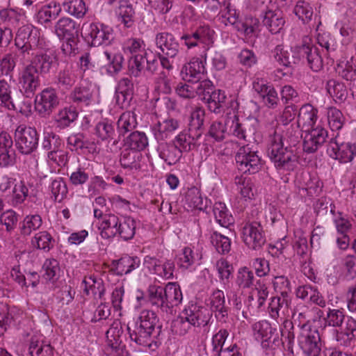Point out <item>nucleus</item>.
Instances as JSON below:
<instances>
[{
	"mask_svg": "<svg viewBox=\"0 0 356 356\" xmlns=\"http://www.w3.org/2000/svg\"><path fill=\"white\" fill-rule=\"evenodd\" d=\"M299 127L298 123L286 127L285 130L277 126L269 134L268 156L279 170L291 172L298 165L295 147L300 138Z\"/></svg>",
	"mask_w": 356,
	"mask_h": 356,
	"instance_id": "nucleus-1",
	"label": "nucleus"
},
{
	"mask_svg": "<svg viewBox=\"0 0 356 356\" xmlns=\"http://www.w3.org/2000/svg\"><path fill=\"white\" fill-rule=\"evenodd\" d=\"M159 318L151 310L141 311L138 320L133 327L127 326V331L131 341L143 347H150L152 336L156 329H161Z\"/></svg>",
	"mask_w": 356,
	"mask_h": 356,
	"instance_id": "nucleus-2",
	"label": "nucleus"
},
{
	"mask_svg": "<svg viewBox=\"0 0 356 356\" xmlns=\"http://www.w3.org/2000/svg\"><path fill=\"white\" fill-rule=\"evenodd\" d=\"M15 44L24 59H29L38 49H44L42 39L38 30L30 26L20 27L16 34Z\"/></svg>",
	"mask_w": 356,
	"mask_h": 356,
	"instance_id": "nucleus-3",
	"label": "nucleus"
},
{
	"mask_svg": "<svg viewBox=\"0 0 356 356\" xmlns=\"http://www.w3.org/2000/svg\"><path fill=\"white\" fill-rule=\"evenodd\" d=\"M79 24L74 19L63 17L54 25V33L60 40H66L62 45V51L66 55H70L75 49V39L78 38Z\"/></svg>",
	"mask_w": 356,
	"mask_h": 356,
	"instance_id": "nucleus-4",
	"label": "nucleus"
},
{
	"mask_svg": "<svg viewBox=\"0 0 356 356\" xmlns=\"http://www.w3.org/2000/svg\"><path fill=\"white\" fill-rule=\"evenodd\" d=\"M39 136L35 128L21 124L15 131V142L17 149L24 154L35 151L38 145Z\"/></svg>",
	"mask_w": 356,
	"mask_h": 356,
	"instance_id": "nucleus-5",
	"label": "nucleus"
},
{
	"mask_svg": "<svg viewBox=\"0 0 356 356\" xmlns=\"http://www.w3.org/2000/svg\"><path fill=\"white\" fill-rule=\"evenodd\" d=\"M236 161L238 170L243 173L254 174L261 168V157L249 145L239 148L236 154Z\"/></svg>",
	"mask_w": 356,
	"mask_h": 356,
	"instance_id": "nucleus-6",
	"label": "nucleus"
},
{
	"mask_svg": "<svg viewBox=\"0 0 356 356\" xmlns=\"http://www.w3.org/2000/svg\"><path fill=\"white\" fill-rule=\"evenodd\" d=\"M241 238L250 249L259 250L266 243V236L261 223L249 219L241 227Z\"/></svg>",
	"mask_w": 356,
	"mask_h": 356,
	"instance_id": "nucleus-7",
	"label": "nucleus"
},
{
	"mask_svg": "<svg viewBox=\"0 0 356 356\" xmlns=\"http://www.w3.org/2000/svg\"><path fill=\"white\" fill-rule=\"evenodd\" d=\"M255 339L261 341L264 348L275 349L280 345L279 334L275 327H273L267 321L255 323L252 325Z\"/></svg>",
	"mask_w": 356,
	"mask_h": 356,
	"instance_id": "nucleus-8",
	"label": "nucleus"
},
{
	"mask_svg": "<svg viewBox=\"0 0 356 356\" xmlns=\"http://www.w3.org/2000/svg\"><path fill=\"white\" fill-rule=\"evenodd\" d=\"M86 39L93 47L110 44L113 40L111 27L100 23H91L85 27Z\"/></svg>",
	"mask_w": 356,
	"mask_h": 356,
	"instance_id": "nucleus-9",
	"label": "nucleus"
},
{
	"mask_svg": "<svg viewBox=\"0 0 356 356\" xmlns=\"http://www.w3.org/2000/svg\"><path fill=\"white\" fill-rule=\"evenodd\" d=\"M59 98L55 89L47 88L38 94L35 99V111L42 117L49 116L58 106Z\"/></svg>",
	"mask_w": 356,
	"mask_h": 356,
	"instance_id": "nucleus-10",
	"label": "nucleus"
},
{
	"mask_svg": "<svg viewBox=\"0 0 356 356\" xmlns=\"http://www.w3.org/2000/svg\"><path fill=\"white\" fill-rule=\"evenodd\" d=\"M338 135L330 140L327 152L331 158L341 163L350 162L356 155V146L350 143H340L337 139Z\"/></svg>",
	"mask_w": 356,
	"mask_h": 356,
	"instance_id": "nucleus-11",
	"label": "nucleus"
},
{
	"mask_svg": "<svg viewBox=\"0 0 356 356\" xmlns=\"http://www.w3.org/2000/svg\"><path fill=\"white\" fill-rule=\"evenodd\" d=\"M298 57L305 59L307 65L314 72H319L323 67V60L321 52L318 47L312 44H304L297 47Z\"/></svg>",
	"mask_w": 356,
	"mask_h": 356,
	"instance_id": "nucleus-12",
	"label": "nucleus"
},
{
	"mask_svg": "<svg viewBox=\"0 0 356 356\" xmlns=\"http://www.w3.org/2000/svg\"><path fill=\"white\" fill-rule=\"evenodd\" d=\"M38 49L35 51L31 63L28 65L33 67L40 74L49 73L56 63V56L54 53L47 49Z\"/></svg>",
	"mask_w": 356,
	"mask_h": 356,
	"instance_id": "nucleus-13",
	"label": "nucleus"
},
{
	"mask_svg": "<svg viewBox=\"0 0 356 356\" xmlns=\"http://www.w3.org/2000/svg\"><path fill=\"white\" fill-rule=\"evenodd\" d=\"M226 124L229 126L232 135L244 140L250 138L255 131V128L251 120L248 119L241 120L237 115L228 118Z\"/></svg>",
	"mask_w": 356,
	"mask_h": 356,
	"instance_id": "nucleus-14",
	"label": "nucleus"
},
{
	"mask_svg": "<svg viewBox=\"0 0 356 356\" xmlns=\"http://www.w3.org/2000/svg\"><path fill=\"white\" fill-rule=\"evenodd\" d=\"M40 73L33 67L26 65L22 70L19 76L21 91L26 97L34 95L36 90L40 85Z\"/></svg>",
	"mask_w": 356,
	"mask_h": 356,
	"instance_id": "nucleus-15",
	"label": "nucleus"
},
{
	"mask_svg": "<svg viewBox=\"0 0 356 356\" xmlns=\"http://www.w3.org/2000/svg\"><path fill=\"white\" fill-rule=\"evenodd\" d=\"M155 44L163 55L168 58H175L179 52V44L172 33H158L155 37Z\"/></svg>",
	"mask_w": 356,
	"mask_h": 356,
	"instance_id": "nucleus-16",
	"label": "nucleus"
},
{
	"mask_svg": "<svg viewBox=\"0 0 356 356\" xmlns=\"http://www.w3.org/2000/svg\"><path fill=\"white\" fill-rule=\"evenodd\" d=\"M306 131L303 140V150L309 154L314 153L325 142L327 132L319 126Z\"/></svg>",
	"mask_w": 356,
	"mask_h": 356,
	"instance_id": "nucleus-17",
	"label": "nucleus"
},
{
	"mask_svg": "<svg viewBox=\"0 0 356 356\" xmlns=\"http://www.w3.org/2000/svg\"><path fill=\"white\" fill-rule=\"evenodd\" d=\"M94 90L90 84L83 82L76 86L69 95V99L80 107L88 106L93 102Z\"/></svg>",
	"mask_w": 356,
	"mask_h": 356,
	"instance_id": "nucleus-18",
	"label": "nucleus"
},
{
	"mask_svg": "<svg viewBox=\"0 0 356 356\" xmlns=\"http://www.w3.org/2000/svg\"><path fill=\"white\" fill-rule=\"evenodd\" d=\"M300 346L306 356H319L321 352V341L318 330H309L305 336L302 337Z\"/></svg>",
	"mask_w": 356,
	"mask_h": 356,
	"instance_id": "nucleus-19",
	"label": "nucleus"
},
{
	"mask_svg": "<svg viewBox=\"0 0 356 356\" xmlns=\"http://www.w3.org/2000/svg\"><path fill=\"white\" fill-rule=\"evenodd\" d=\"M206 70L202 60L193 58L181 70L183 79L187 82L197 83L205 76Z\"/></svg>",
	"mask_w": 356,
	"mask_h": 356,
	"instance_id": "nucleus-20",
	"label": "nucleus"
},
{
	"mask_svg": "<svg viewBox=\"0 0 356 356\" xmlns=\"http://www.w3.org/2000/svg\"><path fill=\"white\" fill-rule=\"evenodd\" d=\"M180 122L172 118H168L163 122H158L151 127V131L157 141H163L179 128Z\"/></svg>",
	"mask_w": 356,
	"mask_h": 356,
	"instance_id": "nucleus-21",
	"label": "nucleus"
},
{
	"mask_svg": "<svg viewBox=\"0 0 356 356\" xmlns=\"http://www.w3.org/2000/svg\"><path fill=\"white\" fill-rule=\"evenodd\" d=\"M271 57L279 66L289 67L292 64L300 61L298 57L297 48L294 51L285 49L282 45H277L271 51Z\"/></svg>",
	"mask_w": 356,
	"mask_h": 356,
	"instance_id": "nucleus-22",
	"label": "nucleus"
},
{
	"mask_svg": "<svg viewBox=\"0 0 356 356\" xmlns=\"http://www.w3.org/2000/svg\"><path fill=\"white\" fill-rule=\"evenodd\" d=\"M184 310L193 326H207L212 316L208 309L197 305H189Z\"/></svg>",
	"mask_w": 356,
	"mask_h": 356,
	"instance_id": "nucleus-23",
	"label": "nucleus"
},
{
	"mask_svg": "<svg viewBox=\"0 0 356 356\" xmlns=\"http://www.w3.org/2000/svg\"><path fill=\"white\" fill-rule=\"evenodd\" d=\"M140 264V259L138 257L124 256L118 260H113L111 263V271L119 276L127 275L138 268Z\"/></svg>",
	"mask_w": 356,
	"mask_h": 356,
	"instance_id": "nucleus-24",
	"label": "nucleus"
},
{
	"mask_svg": "<svg viewBox=\"0 0 356 356\" xmlns=\"http://www.w3.org/2000/svg\"><path fill=\"white\" fill-rule=\"evenodd\" d=\"M134 84L129 78H122L119 81L115 88V98L116 104L121 108L129 105L132 98Z\"/></svg>",
	"mask_w": 356,
	"mask_h": 356,
	"instance_id": "nucleus-25",
	"label": "nucleus"
},
{
	"mask_svg": "<svg viewBox=\"0 0 356 356\" xmlns=\"http://www.w3.org/2000/svg\"><path fill=\"white\" fill-rule=\"evenodd\" d=\"M157 152L159 157L163 159L168 165L177 163L182 156L180 149L172 142H162L157 147Z\"/></svg>",
	"mask_w": 356,
	"mask_h": 356,
	"instance_id": "nucleus-26",
	"label": "nucleus"
},
{
	"mask_svg": "<svg viewBox=\"0 0 356 356\" xmlns=\"http://www.w3.org/2000/svg\"><path fill=\"white\" fill-rule=\"evenodd\" d=\"M79 116L76 108L73 105L65 106L60 108L55 116L56 127L64 129L74 122Z\"/></svg>",
	"mask_w": 356,
	"mask_h": 356,
	"instance_id": "nucleus-27",
	"label": "nucleus"
},
{
	"mask_svg": "<svg viewBox=\"0 0 356 356\" xmlns=\"http://www.w3.org/2000/svg\"><path fill=\"white\" fill-rule=\"evenodd\" d=\"M201 135L193 132H180L173 140L174 143L180 149L181 153L183 152H190L199 145L198 141L201 138Z\"/></svg>",
	"mask_w": 356,
	"mask_h": 356,
	"instance_id": "nucleus-28",
	"label": "nucleus"
},
{
	"mask_svg": "<svg viewBox=\"0 0 356 356\" xmlns=\"http://www.w3.org/2000/svg\"><path fill=\"white\" fill-rule=\"evenodd\" d=\"M120 218L114 214L104 216L99 227V234L104 239H110L118 235Z\"/></svg>",
	"mask_w": 356,
	"mask_h": 356,
	"instance_id": "nucleus-29",
	"label": "nucleus"
},
{
	"mask_svg": "<svg viewBox=\"0 0 356 356\" xmlns=\"http://www.w3.org/2000/svg\"><path fill=\"white\" fill-rule=\"evenodd\" d=\"M164 288L165 312L178 306L182 301L183 296L180 286L176 282H168Z\"/></svg>",
	"mask_w": 356,
	"mask_h": 356,
	"instance_id": "nucleus-30",
	"label": "nucleus"
},
{
	"mask_svg": "<svg viewBox=\"0 0 356 356\" xmlns=\"http://www.w3.org/2000/svg\"><path fill=\"white\" fill-rule=\"evenodd\" d=\"M210 307L211 312L215 313L216 317L219 321H225L227 316V307L225 306V298L224 292L221 290H215L210 296Z\"/></svg>",
	"mask_w": 356,
	"mask_h": 356,
	"instance_id": "nucleus-31",
	"label": "nucleus"
},
{
	"mask_svg": "<svg viewBox=\"0 0 356 356\" xmlns=\"http://www.w3.org/2000/svg\"><path fill=\"white\" fill-rule=\"evenodd\" d=\"M317 114L318 111L316 108L309 104H305L299 110L297 123L302 129H306L305 131L314 129L313 127L318 119Z\"/></svg>",
	"mask_w": 356,
	"mask_h": 356,
	"instance_id": "nucleus-32",
	"label": "nucleus"
},
{
	"mask_svg": "<svg viewBox=\"0 0 356 356\" xmlns=\"http://www.w3.org/2000/svg\"><path fill=\"white\" fill-rule=\"evenodd\" d=\"M262 22L270 32L276 34L282 29L285 21L280 10H268L265 13Z\"/></svg>",
	"mask_w": 356,
	"mask_h": 356,
	"instance_id": "nucleus-33",
	"label": "nucleus"
},
{
	"mask_svg": "<svg viewBox=\"0 0 356 356\" xmlns=\"http://www.w3.org/2000/svg\"><path fill=\"white\" fill-rule=\"evenodd\" d=\"M225 8L227 12L222 15L223 19L222 22H224L225 25L228 24L235 25L236 29L238 31L243 32L245 35H250L254 33L256 22L254 24H249L247 21L245 22H238L235 11L231 10L229 8V5H227Z\"/></svg>",
	"mask_w": 356,
	"mask_h": 356,
	"instance_id": "nucleus-34",
	"label": "nucleus"
},
{
	"mask_svg": "<svg viewBox=\"0 0 356 356\" xmlns=\"http://www.w3.org/2000/svg\"><path fill=\"white\" fill-rule=\"evenodd\" d=\"M142 154L140 152L125 148L120 154V165L124 169L138 171L141 168Z\"/></svg>",
	"mask_w": 356,
	"mask_h": 356,
	"instance_id": "nucleus-35",
	"label": "nucleus"
},
{
	"mask_svg": "<svg viewBox=\"0 0 356 356\" xmlns=\"http://www.w3.org/2000/svg\"><path fill=\"white\" fill-rule=\"evenodd\" d=\"M60 12V4L55 1H51L39 10L36 15L37 20L40 24H49L59 16Z\"/></svg>",
	"mask_w": 356,
	"mask_h": 356,
	"instance_id": "nucleus-36",
	"label": "nucleus"
},
{
	"mask_svg": "<svg viewBox=\"0 0 356 356\" xmlns=\"http://www.w3.org/2000/svg\"><path fill=\"white\" fill-rule=\"evenodd\" d=\"M101 60L107 67L108 73L113 75L118 74L122 68L124 58L121 54H113L104 51L101 54Z\"/></svg>",
	"mask_w": 356,
	"mask_h": 356,
	"instance_id": "nucleus-37",
	"label": "nucleus"
},
{
	"mask_svg": "<svg viewBox=\"0 0 356 356\" xmlns=\"http://www.w3.org/2000/svg\"><path fill=\"white\" fill-rule=\"evenodd\" d=\"M84 291L87 295L90 293L95 299L102 300L104 296L106 289L103 280L92 276L86 277L82 282Z\"/></svg>",
	"mask_w": 356,
	"mask_h": 356,
	"instance_id": "nucleus-38",
	"label": "nucleus"
},
{
	"mask_svg": "<svg viewBox=\"0 0 356 356\" xmlns=\"http://www.w3.org/2000/svg\"><path fill=\"white\" fill-rule=\"evenodd\" d=\"M336 72L338 75L347 81L352 89L356 83V63L351 58L346 62L339 63L336 67Z\"/></svg>",
	"mask_w": 356,
	"mask_h": 356,
	"instance_id": "nucleus-39",
	"label": "nucleus"
},
{
	"mask_svg": "<svg viewBox=\"0 0 356 356\" xmlns=\"http://www.w3.org/2000/svg\"><path fill=\"white\" fill-rule=\"evenodd\" d=\"M326 89L337 104L345 102L348 97V92L345 84L336 80H329L326 84Z\"/></svg>",
	"mask_w": 356,
	"mask_h": 356,
	"instance_id": "nucleus-40",
	"label": "nucleus"
},
{
	"mask_svg": "<svg viewBox=\"0 0 356 356\" xmlns=\"http://www.w3.org/2000/svg\"><path fill=\"white\" fill-rule=\"evenodd\" d=\"M293 322L286 319L283 321L280 328L282 343L285 346L289 354L293 356V345L295 342V334L293 332Z\"/></svg>",
	"mask_w": 356,
	"mask_h": 356,
	"instance_id": "nucleus-41",
	"label": "nucleus"
},
{
	"mask_svg": "<svg viewBox=\"0 0 356 356\" xmlns=\"http://www.w3.org/2000/svg\"><path fill=\"white\" fill-rule=\"evenodd\" d=\"M227 97L224 91L214 90L204 100L207 104L208 109L216 114H220L223 111L225 106Z\"/></svg>",
	"mask_w": 356,
	"mask_h": 356,
	"instance_id": "nucleus-42",
	"label": "nucleus"
},
{
	"mask_svg": "<svg viewBox=\"0 0 356 356\" xmlns=\"http://www.w3.org/2000/svg\"><path fill=\"white\" fill-rule=\"evenodd\" d=\"M13 141L10 135L6 132L0 133V165L6 166L10 161V153L13 152Z\"/></svg>",
	"mask_w": 356,
	"mask_h": 356,
	"instance_id": "nucleus-43",
	"label": "nucleus"
},
{
	"mask_svg": "<svg viewBox=\"0 0 356 356\" xmlns=\"http://www.w3.org/2000/svg\"><path fill=\"white\" fill-rule=\"evenodd\" d=\"M164 288L157 285H150L147 290L146 298L148 302L154 307L165 312Z\"/></svg>",
	"mask_w": 356,
	"mask_h": 356,
	"instance_id": "nucleus-44",
	"label": "nucleus"
},
{
	"mask_svg": "<svg viewBox=\"0 0 356 356\" xmlns=\"http://www.w3.org/2000/svg\"><path fill=\"white\" fill-rule=\"evenodd\" d=\"M204 109L200 106H196L190 114L188 131L195 132L202 136L204 131Z\"/></svg>",
	"mask_w": 356,
	"mask_h": 356,
	"instance_id": "nucleus-45",
	"label": "nucleus"
},
{
	"mask_svg": "<svg viewBox=\"0 0 356 356\" xmlns=\"http://www.w3.org/2000/svg\"><path fill=\"white\" fill-rule=\"evenodd\" d=\"M136 115L132 111L124 112L120 116L117 127L119 134L124 136L127 133L132 131L137 126Z\"/></svg>",
	"mask_w": 356,
	"mask_h": 356,
	"instance_id": "nucleus-46",
	"label": "nucleus"
},
{
	"mask_svg": "<svg viewBox=\"0 0 356 356\" xmlns=\"http://www.w3.org/2000/svg\"><path fill=\"white\" fill-rule=\"evenodd\" d=\"M119 332L120 330L117 328H110L106 332L108 344L112 349L111 354L112 356H127V352L125 347L124 345H121Z\"/></svg>",
	"mask_w": 356,
	"mask_h": 356,
	"instance_id": "nucleus-47",
	"label": "nucleus"
},
{
	"mask_svg": "<svg viewBox=\"0 0 356 356\" xmlns=\"http://www.w3.org/2000/svg\"><path fill=\"white\" fill-rule=\"evenodd\" d=\"M42 222V218L39 214L26 216L20 222L21 234L23 236H30L33 232L41 227Z\"/></svg>",
	"mask_w": 356,
	"mask_h": 356,
	"instance_id": "nucleus-48",
	"label": "nucleus"
},
{
	"mask_svg": "<svg viewBox=\"0 0 356 356\" xmlns=\"http://www.w3.org/2000/svg\"><path fill=\"white\" fill-rule=\"evenodd\" d=\"M213 213L216 222L222 227H227L232 225L234 219L225 203L216 202L213 206Z\"/></svg>",
	"mask_w": 356,
	"mask_h": 356,
	"instance_id": "nucleus-49",
	"label": "nucleus"
},
{
	"mask_svg": "<svg viewBox=\"0 0 356 356\" xmlns=\"http://www.w3.org/2000/svg\"><path fill=\"white\" fill-rule=\"evenodd\" d=\"M136 222L130 216L120 218L118 224V235L124 241H129L134 238L136 234Z\"/></svg>",
	"mask_w": 356,
	"mask_h": 356,
	"instance_id": "nucleus-50",
	"label": "nucleus"
},
{
	"mask_svg": "<svg viewBox=\"0 0 356 356\" xmlns=\"http://www.w3.org/2000/svg\"><path fill=\"white\" fill-rule=\"evenodd\" d=\"M127 148L140 152L148 145V139L143 132L133 131L125 140Z\"/></svg>",
	"mask_w": 356,
	"mask_h": 356,
	"instance_id": "nucleus-51",
	"label": "nucleus"
},
{
	"mask_svg": "<svg viewBox=\"0 0 356 356\" xmlns=\"http://www.w3.org/2000/svg\"><path fill=\"white\" fill-rule=\"evenodd\" d=\"M31 356H53V348L42 340L32 337L29 347Z\"/></svg>",
	"mask_w": 356,
	"mask_h": 356,
	"instance_id": "nucleus-52",
	"label": "nucleus"
},
{
	"mask_svg": "<svg viewBox=\"0 0 356 356\" xmlns=\"http://www.w3.org/2000/svg\"><path fill=\"white\" fill-rule=\"evenodd\" d=\"M95 134L100 140L109 142L114 139L115 130L113 123L108 120L104 119L96 124Z\"/></svg>",
	"mask_w": 356,
	"mask_h": 356,
	"instance_id": "nucleus-53",
	"label": "nucleus"
},
{
	"mask_svg": "<svg viewBox=\"0 0 356 356\" xmlns=\"http://www.w3.org/2000/svg\"><path fill=\"white\" fill-rule=\"evenodd\" d=\"M186 204L191 209L203 210L207 206V200L202 196L197 188L189 189L186 195Z\"/></svg>",
	"mask_w": 356,
	"mask_h": 356,
	"instance_id": "nucleus-54",
	"label": "nucleus"
},
{
	"mask_svg": "<svg viewBox=\"0 0 356 356\" xmlns=\"http://www.w3.org/2000/svg\"><path fill=\"white\" fill-rule=\"evenodd\" d=\"M42 270L44 271L42 277L47 281L54 282L58 279L60 268L59 262L56 259H47L42 265Z\"/></svg>",
	"mask_w": 356,
	"mask_h": 356,
	"instance_id": "nucleus-55",
	"label": "nucleus"
},
{
	"mask_svg": "<svg viewBox=\"0 0 356 356\" xmlns=\"http://www.w3.org/2000/svg\"><path fill=\"white\" fill-rule=\"evenodd\" d=\"M328 124L333 131H337L343 127L346 119L340 110L335 107H329L327 109Z\"/></svg>",
	"mask_w": 356,
	"mask_h": 356,
	"instance_id": "nucleus-56",
	"label": "nucleus"
},
{
	"mask_svg": "<svg viewBox=\"0 0 356 356\" xmlns=\"http://www.w3.org/2000/svg\"><path fill=\"white\" fill-rule=\"evenodd\" d=\"M54 240L47 231L39 232L31 240L32 244L38 249L49 252L54 247Z\"/></svg>",
	"mask_w": 356,
	"mask_h": 356,
	"instance_id": "nucleus-57",
	"label": "nucleus"
},
{
	"mask_svg": "<svg viewBox=\"0 0 356 356\" xmlns=\"http://www.w3.org/2000/svg\"><path fill=\"white\" fill-rule=\"evenodd\" d=\"M12 87L5 79L0 80V106L9 110H15V106L11 97Z\"/></svg>",
	"mask_w": 356,
	"mask_h": 356,
	"instance_id": "nucleus-58",
	"label": "nucleus"
},
{
	"mask_svg": "<svg viewBox=\"0 0 356 356\" xmlns=\"http://www.w3.org/2000/svg\"><path fill=\"white\" fill-rule=\"evenodd\" d=\"M345 319L346 315L343 309L328 308L324 317L325 324L333 327H341Z\"/></svg>",
	"mask_w": 356,
	"mask_h": 356,
	"instance_id": "nucleus-59",
	"label": "nucleus"
},
{
	"mask_svg": "<svg viewBox=\"0 0 356 356\" xmlns=\"http://www.w3.org/2000/svg\"><path fill=\"white\" fill-rule=\"evenodd\" d=\"M192 326L191 321H189V318L184 309L180 315L173 321L172 330L176 334L183 336L188 333Z\"/></svg>",
	"mask_w": 356,
	"mask_h": 356,
	"instance_id": "nucleus-60",
	"label": "nucleus"
},
{
	"mask_svg": "<svg viewBox=\"0 0 356 356\" xmlns=\"http://www.w3.org/2000/svg\"><path fill=\"white\" fill-rule=\"evenodd\" d=\"M287 307L288 301L286 297H273L269 303L268 313L272 318L276 320L280 316V312L284 314Z\"/></svg>",
	"mask_w": 356,
	"mask_h": 356,
	"instance_id": "nucleus-61",
	"label": "nucleus"
},
{
	"mask_svg": "<svg viewBox=\"0 0 356 356\" xmlns=\"http://www.w3.org/2000/svg\"><path fill=\"white\" fill-rule=\"evenodd\" d=\"M211 244L220 254L228 253L231 248V241L227 237L217 232H213L210 236Z\"/></svg>",
	"mask_w": 356,
	"mask_h": 356,
	"instance_id": "nucleus-62",
	"label": "nucleus"
},
{
	"mask_svg": "<svg viewBox=\"0 0 356 356\" xmlns=\"http://www.w3.org/2000/svg\"><path fill=\"white\" fill-rule=\"evenodd\" d=\"M134 15L135 11L132 5L127 1H122L118 8V15L126 27L133 26Z\"/></svg>",
	"mask_w": 356,
	"mask_h": 356,
	"instance_id": "nucleus-63",
	"label": "nucleus"
},
{
	"mask_svg": "<svg viewBox=\"0 0 356 356\" xmlns=\"http://www.w3.org/2000/svg\"><path fill=\"white\" fill-rule=\"evenodd\" d=\"M63 7L67 13L77 18L83 17L87 11L83 0H66L63 3Z\"/></svg>",
	"mask_w": 356,
	"mask_h": 356,
	"instance_id": "nucleus-64",
	"label": "nucleus"
}]
</instances>
